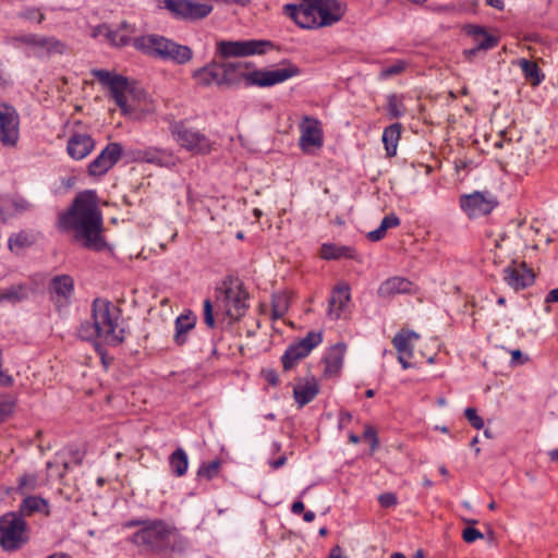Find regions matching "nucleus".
Returning a JSON list of instances; mask_svg holds the SVG:
<instances>
[{
  "label": "nucleus",
  "instance_id": "f257e3e1",
  "mask_svg": "<svg viewBox=\"0 0 558 558\" xmlns=\"http://www.w3.org/2000/svg\"><path fill=\"white\" fill-rule=\"evenodd\" d=\"M102 225L98 197L92 190L78 193L70 207L58 218L60 230L73 232V239L76 242H82L85 248L96 252H100L107 246L101 235Z\"/></svg>",
  "mask_w": 558,
  "mask_h": 558
},
{
  "label": "nucleus",
  "instance_id": "f03ea898",
  "mask_svg": "<svg viewBox=\"0 0 558 558\" xmlns=\"http://www.w3.org/2000/svg\"><path fill=\"white\" fill-rule=\"evenodd\" d=\"M76 336L88 342L97 340L119 345L125 339L122 311L107 299L96 298L92 303L90 319L80 324Z\"/></svg>",
  "mask_w": 558,
  "mask_h": 558
},
{
  "label": "nucleus",
  "instance_id": "7ed1b4c3",
  "mask_svg": "<svg viewBox=\"0 0 558 558\" xmlns=\"http://www.w3.org/2000/svg\"><path fill=\"white\" fill-rule=\"evenodd\" d=\"M132 542L146 551H150L162 557H169L171 554L182 551L185 543L178 529L161 519L148 520L144 527L132 535Z\"/></svg>",
  "mask_w": 558,
  "mask_h": 558
},
{
  "label": "nucleus",
  "instance_id": "20e7f679",
  "mask_svg": "<svg viewBox=\"0 0 558 558\" xmlns=\"http://www.w3.org/2000/svg\"><path fill=\"white\" fill-rule=\"evenodd\" d=\"M221 63L223 87L239 85L242 81L245 82V86L256 85L259 87H269L282 83L300 73L299 68L293 64L276 70H253L247 72L246 70L252 65L250 62L221 61Z\"/></svg>",
  "mask_w": 558,
  "mask_h": 558
},
{
  "label": "nucleus",
  "instance_id": "39448f33",
  "mask_svg": "<svg viewBox=\"0 0 558 558\" xmlns=\"http://www.w3.org/2000/svg\"><path fill=\"white\" fill-rule=\"evenodd\" d=\"M283 13L301 28H318L340 21L343 11L336 0H301L283 5Z\"/></svg>",
  "mask_w": 558,
  "mask_h": 558
},
{
  "label": "nucleus",
  "instance_id": "423d86ee",
  "mask_svg": "<svg viewBox=\"0 0 558 558\" xmlns=\"http://www.w3.org/2000/svg\"><path fill=\"white\" fill-rule=\"evenodd\" d=\"M136 50L175 64H186L193 58V50L185 45L178 44L160 35H146L133 40Z\"/></svg>",
  "mask_w": 558,
  "mask_h": 558
},
{
  "label": "nucleus",
  "instance_id": "0eeeda50",
  "mask_svg": "<svg viewBox=\"0 0 558 558\" xmlns=\"http://www.w3.org/2000/svg\"><path fill=\"white\" fill-rule=\"evenodd\" d=\"M248 292L238 278L227 276L215 290L216 315L223 311L225 316L239 320L248 308Z\"/></svg>",
  "mask_w": 558,
  "mask_h": 558
},
{
  "label": "nucleus",
  "instance_id": "6e6552de",
  "mask_svg": "<svg viewBox=\"0 0 558 558\" xmlns=\"http://www.w3.org/2000/svg\"><path fill=\"white\" fill-rule=\"evenodd\" d=\"M28 539L27 523L17 512L0 517V546L4 551L19 550Z\"/></svg>",
  "mask_w": 558,
  "mask_h": 558
},
{
  "label": "nucleus",
  "instance_id": "1a4fd4ad",
  "mask_svg": "<svg viewBox=\"0 0 558 558\" xmlns=\"http://www.w3.org/2000/svg\"><path fill=\"white\" fill-rule=\"evenodd\" d=\"M16 48H26V56L39 59L49 58L52 54H62L65 45L53 36L38 34H24L12 38Z\"/></svg>",
  "mask_w": 558,
  "mask_h": 558
},
{
  "label": "nucleus",
  "instance_id": "9d476101",
  "mask_svg": "<svg viewBox=\"0 0 558 558\" xmlns=\"http://www.w3.org/2000/svg\"><path fill=\"white\" fill-rule=\"evenodd\" d=\"M169 129L173 138L184 149L201 155L210 153L211 142L199 130L187 125L184 121H173Z\"/></svg>",
  "mask_w": 558,
  "mask_h": 558
},
{
  "label": "nucleus",
  "instance_id": "9b49d317",
  "mask_svg": "<svg viewBox=\"0 0 558 558\" xmlns=\"http://www.w3.org/2000/svg\"><path fill=\"white\" fill-rule=\"evenodd\" d=\"M274 47V43L266 39L219 40L216 43V52L221 59L242 58L264 54Z\"/></svg>",
  "mask_w": 558,
  "mask_h": 558
},
{
  "label": "nucleus",
  "instance_id": "f8f14e48",
  "mask_svg": "<svg viewBox=\"0 0 558 558\" xmlns=\"http://www.w3.org/2000/svg\"><path fill=\"white\" fill-rule=\"evenodd\" d=\"M322 341L323 333L320 331H310L304 338L291 343L281 356L283 371H291L301 360L305 359L314 348L322 343Z\"/></svg>",
  "mask_w": 558,
  "mask_h": 558
},
{
  "label": "nucleus",
  "instance_id": "ddd939ff",
  "mask_svg": "<svg viewBox=\"0 0 558 558\" xmlns=\"http://www.w3.org/2000/svg\"><path fill=\"white\" fill-rule=\"evenodd\" d=\"M92 74L97 81L107 87L110 96L123 113H128L125 93L129 89V81L125 76L107 70H93Z\"/></svg>",
  "mask_w": 558,
  "mask_h": 558
},
{
  "label": "nucleus",
  "instance_id": "4468645a",
  "mask_svg": "<svg viewBox=\"0 0 558 558\" xmlns=\"http://www.w3.org/2000/svg\"><path fill=\"white\" fill-rule=\"evenodd\" d=\"M163 5L174 17L190 21L202 20L213 11V5L193 0H163Z\"/></svg>",
  "mask_w": 558,
  "mask_h": 558
},
{
  "label": "nucleus",
  "instance_id": "2eb2a0df",
  "mask_svg": "<svg viewBox=\"0 0 558 558\" xmlns=\"http://www.w3.org/2000/svg\"><path fill=\"white\" fill-rule=\"evenodd\" d=\"M20 117L16 109L0 102V142L4 146H15L20 134Z\"/></svg>",
  "mask_w": 558,
  "mask_h": 558
},
{
  "label": "nucleus",
  "instance_id": "dca6fc26",
  "mask_svg": "<svg viewBox=\"0 0 558 558\" xmlns=\"http://www.w3.org/2000/svg\"><path fill=\"white\" fill-rule=\"evenodd\" d=\"M48 292L57 311L61 312L71 304L74 294L73 278L69 275L54 276L49 282Z\"/></svg>",
  "mask_w": 558,
  "mask_h": 558
},
{
  "label": "nucleus",
  "instance_id": "f3484780",
  "mask_svg": "<svg viewBox=\"0 0 558 558\" xmlns=\"http://www.w3.org/2000/svg\"><path fill=\"white\" fill-rule=\"evenodd\" d=\"M460 206L469 218L486 216L497 206V202L489 193L474 192L460 197Z\"/></svg>",
  "mask_w": 558,
  "mask_h": 558
},
{
  "label": "nucleus",
  "instance_id": "a211bd4d",
  "mask_svg": "<svg viewBox=\"0 0 558 558\" xmlns=\"http://www.w3.org/2000/svg\"><path fill=\"white\" fill-rule=\"evenodd\" d=\"M122 146L119 143H109L99 155L89 162L87 173L90 177L99 178L105 175L120 160Z\"/></svg>",
  "mask_w": 558,
  "mask_h": 558
},
{
  "label": "nucleus",
  "instance_id": "6ab92c4d",
  "mask_svg": "<svg viewBox=\"0 0 558 558\" xmlns=\"http://www.w3.org/2000/svg\"><path fill=\"white\" fill-rule=\"evenodd\" d=\"M420 338L412 330H400L392 338V344L398 352V361L403 369L413 367L409 360L413 356V342Z\"/></svg>",
  "mask_w": 558,
  "mask_h": 558
},
{
  "label": "nucleus",
  "instance_id": "aec40b11",
  "mask_svg": "<svg viewBox=\"0 0 558 558\" xmlns=\"http://www.w3.org/2000/svg\"><path fill=\"white\" fill-rule=\"evenodd\" d=\"M300 129V146L303 151H308L312 147L319 148L323 146V133L316 119L305 117Z\"/></svg>",
  "mask_w": 558,
  "mask_h": 558
},
{
  "label": "nucleus",
  "instance_id": "412c9836",
  "mask_svg": "<svg viewBox=\"0 0 558 558\" xmlns=\"http://www.w3.org/2000/svg\"><path fill=\"white\" fill-rule=\"evenodd\" d=\"M222 63L221 61L213 60L206 65L196 69L192 72V77L199 86L208 87L216 85L223 87L222 84Z\"/></svg>",
  "mask_w": 558,
  "mask_h": 558
},
{
  "label": "nucleus",
  "instance_id": "4be33fe9",
  "mask_svg": "<svg viewBox=\"0 0 558 558\" xmlns=\"http://www.w3.org/2000/svg\"><path fill=\"white\" fill-rule=\"evenodd\" d=\"M95 148V141L88 134L75 133L70 136L66 145L68 154L76 160L84 159Z\"/></svg>",
  "mask_w": 558,
  "mask_h": 558
},
{
  "label": "nucleus",
  "instance_id": "5701e85b",
  "mask_svg": "<svg viewBox=\"0 0 558 558\" xmlns=\"http://www.w3.org/2000/svg\"><path fill=\"white\" fill-rule=\"evenodd\" d=\"M505 282L514 290H523L534 282V275L524 266H508L504 269Z\"/></svg>",
  "mask_w": 558,
  "mask_h": 558
},
{
  "label": "nucleus",
  "instance_id": "b1692460",
  "mask_svg": "<svg viewBox=\"0 0 558 558\" xmlns=\"http://www.w3.org/2000/svg\"><path fill=\"white\" fill-rule=\"evenodd\" d=\"M345 344L344 343H337L332 345L328 352L326 353L324 357L325 363V375L328 377L337 376L342 366H343V360H344V353H345Z\"/></svg>",
  "mask_w": 558,
  "mask_h": 558
},
{
  "label": "nucleus",
  "instance_id": "393cba45",
  "mask_svg": "<svg viewBox=\"0 0 558 558\" xmlns=\"http://www.w3.org/2000/svg\"><path fill=\"white\" fill-rule=\"evenodd\" d=\"M464 33L472 37L476 49L484 51L495 48L498 45V37L487 33L486 28L480 25L468 24L463 27Z\"/></svg>",
  "mask_w": 558,
  "mask_h": 558
},
{
  "label": "nucleus",
  "instance_id": "a878e982",
  "mask_svg": "<svg viewBox=\"0 0 558 558\" xmlns=\"http://www.w3.org/2000/svg\"><path fill=\"white\" fill-rule=\"evenodd\" d=\"M413 283L403 277H391L385 280L378 288V295L380 298H392L397 294L410 293Z\"/></svg>",
  "mask_w": 558,
  "mask_h": 558
},
{
  "label": "nucleus",
  "instance_id": "bb28decb",
  "mask_svg": "<svg viewBox=\"0 0 558 558\" xmlns=\"http://www.w3.org/2000/svg\"><path fill=\"white\" fill-rule=\"evenodd\" d=\"M349 301L350 288L348 286L336 287L329 300V316L333 319L340 318Z\"/></svg>",
  "mask_w": 558,
  "mask_h": 558
},
{
  "label": "nucleus",
  "instance_id": "cd10ccee",
  "mask_svg": "<svg viewBox=\"0 0 558 558\" xmlns=\"http://www.w3.org/2000/svg\"><path fill=\"white\" fill-rule=\"evenodd\" d=\"M37 512L49 515L48 501L39 496H26L20 504L17 513L24 519V517H31Z\"/></svg>",
  "mask_w": 558,
  "mask_h": 558
},
{
  "label": "nucleus",
  "instance_id": "c85d7f7f",
  "mask_svg": "<svg viewBox=\"0 0 558 558\" xmlns=\"http://www.w3.org/2000/svg\"><path fill=\"white\" fill-rule=\"evenodd\" d=\"M196 323L195 316L192 314H182L174 322L175 333L173 341L178 345H183L187 340V332L194 328Z\"/></svg>",
  "mask_w": 558,
  "mask_h": 558
},
{
  "label": "nucleus",
  "instance_id": "c756f323",
  "mask_svg": "<svg viewBox=\"0 0 558 558\" xmlns=\"http://www.w3.org/2000/svg\"><path fill=\"white\" fill-rule=\"evenodd\" d=\"M318 392L319 388L315 379L304 385H296L293 388V397L300 408L313 401Z\"/></svg>",
  "mask_w": 558,
  "mask_h": 558
},
{
  "label": "nucleus",
  "instance_id": "7c9ffc66",
  "mask_svg": "<svg viewBox=\"0 0 558 558\" xmlns=\"http://www.w3.org/2000/svg\"><path fill=\"white\" fill-rule=\"evenodd\" d=\"M320 256L324 259L354 258L355 251L351 246L325 243L320 248Z\"/></svg>",
  "mask_w": 558,
  "mask_h": 558
},
{
  "label": "nucleus",
  "instance_id": "2f4dec72",
  "mask_svg": "<svg viewBox=\"0 0 558 558\" xmlns=\"http://www.w3.org/2000/svg\"><path fill=\"white\" fill-rule=\"evenodd\" d=\"M518 65L520 66L524 78L532 86H538L544 81L545 75L542 73L536 62L522 58L518 60Z\"/></svg>",
  "mask_w": 558,
  "mask_h": 558
},
{
  "label": "nucleus",
  "instance_id": "473e14b6",
  "mask_svg": "<svg viewBox=\"0 0 558 558\" xmlns=\"http://www.w3.org/2000/svg\"><path fill=\"white\" fill-rule=\"evenodd\" d=\"M401 135V124L393 123L387 126L383 132V142L388 157L397 154V146Z\"/></svg>",
  "mask_w": 558,
  "mask_h": 558
},
{
  "label": "nucleus",
  "instance_id": "72a5a7b5",
  "mask_svg": "<svg viewBox=\"0 0 558 558\" xmlns=\"http://www.w3.org/2000/svg\"><path fill=\"white\" fill-rule=\"evenodd\" d=\"M28 298V287L26 284H16L0 290V303H19Z\"/></svg>",
  "mask_w": 558,
  "mask_h": 558
},
{
  "label": "nucleus",
  "instance_id": "f704fd0d",
  "mask_svg": "<svg viewBox=\"0 0 558 558\" xmlns=\"http://www.w3.org/2000/svg\"><path fill=\"white\" fill-rule=\"evenodd\" d=\"M169 464L171 472L178 476H183L189 466V459L186 452L182 448H178L174 452L171 453L169 458Z\"/></svg>",
  "mask_w": 558,
  "mask_h": 558
},
{
  "label": "nucleus",
  "instance_id": "c9c22d12",
  "mask_svg": "<svg viewBox=\"0 0 558 558\" xmlns=\"http://www.w3.org/2000/svg\"><path fill=\"white\" fill-rule=\"evenodd\" d=\"M405 107L402 97L397 94L388 96L387 112L391 119H398L405 114Z\"/></svg>",
  "mask_w": 558,
  "mask_h": 558
},
{
  "label": "nucleus",
  "instance_id": "e433bc0d",
  "mask_svg": "<svg viewBox=\"0 0 558 558\" xmlns=\"http://www.w3.org/2000/svg\"><path fill=\"white\" fill-rule=\"evenodd\" d=\"M289 308V300L284 294H275L271 303V316L275 319L282 318Z\"/></svg>",
  "mask_w": 558,
  "mask_h": 558
},
{
  "label": "nucleus",
  "instance_id": "4c0bfd02",
  "mask_svg": "<svg viewBox=\"0 0 558 558\" xmlns=\"http://www.w3.org/2000/svg\"><path fill=\"white\" fill-rule=\"evenodd\" d=\"M38 487V477L36 474H24L19 477L17 492L22 495L35 490Z\"/></svg>",
  "mask_w": 558,
  "mask_h": 558
},
{
  "label": "nucleus",
  "instance_id": "58836bf2",
  "mask_svg": "<svg viewBox=\"0 0 558 558\" xmlns=\"http://www.w3.org/2000/svg\"><path fill=\"white\" fill-rule=\"evenodd\" d=\"M220 466L221 461L218 459L213 460L208 463H203L198 468L197 476L206 480H211L218 474Z\"/></svg>",
  "mask_w": 558,
  "mask_h": 558
},
{
  "label": "nucleus",
  "instance_id": "ea45409f",
  "mask_svg": "<svg viewBox=\"0 0 558 558\" xmlns=\"http://www.w3.org/2000/svg\"><path fill=\"white\" fill-rule=\"evenodd\" d=\"M15 399L10 395H0V423L7 420L14 411Z\"/></svg>",
  "mask_w": 558,
  "mask_h": 558
},
{
  "label": "nucleus",
  "instance_id": "a19ab883",
  "mask_svg": "<svg viewBox=\"0 0 558 558\" xmlns=\"http://www.w3.org/2000/svg\"><path fill=\"white\" fill-rule=\"evenodd\" d=\"M32 244V241L25 232H20L16 234H13L9 238L8 245L10 250H13L14 247L23 248L26 246H29Z\"/></svg>",
  "mask_w": 558,
  "mask_h": 558
},
{
  "label": "nucleus",
  "instance_id": "79ce46f5",
  "mask_svg": "<svg viewBox=\"0 0 558 558\" xmlns=\"http://www.w3.org/2000/svg\"><path fill=\"white\" fill-rule=\"evenodd\" d=\"M112 34L113 36H108L107 40L114 47H125L132 40L129 34H123L118 28L112 29Z\"/></svg>",
  "mask_w": 558,
  "mask_h": 558
},
{
  "label": "nucleus",
  "instance_id": "37998d69",
  "mask_svg": "<svg viewBox=\"0 0 558 558\" xmlns=\"http://www.w3.org/2000/svg\"><path fill=\"white\" fill-rule=\"evenodd\" d=\"M203 316H204V323L206 324L207 327H209V328H215L216 327V318H215V314H214V304H213V302L209 299H206L204 301Z\"/></svg>",
  "mask_w": 558,
  "mask_h": 558
},
{
  "label": "nucleus",
  "instance_id": "c03bdc74",
  "mask_svg": "<svg viewBox=\"0 0 558 558\" xmlns=\"http://www.w3.org/2000/svg\"><path fill=\"white\" fill-rule=\"evenodd\" d=\"M404 69H405V62L401 61V60H398L393 64L383 69L381 72H380V77L381 78H388L390 76L400 74L401 72L404 71Z\"/></svg>",
  "mask_w": 558,
  "mask_h": 558
},
{
  "label": "nucleus",
  "instance_id": "a18cd8bd",
  "mask_svg": "<svg viewBox=\"0 0 558 558\" xmlns=\"http://www.w3.org/2000/svg\"><path fill=\"white\" fill-rule=\"evenodd\" d=\"M464 414L474 428L482 429L484 427V420L477 414L474 408H466Z\"/></svg>",
  "mask_w": 558,
  "mask_h": 558
},
{
  "label": "nucleus",
  "instance_id": "49530a36",
  "mask_svg": "<svg viewBox=\"0 0 558 558\" xmlns=\"http://www.w3.org/2000/svg\"><path fill=\"white\" fill-rule=\"evenodd\" d=\"M483 537V533L472 526L465 527L462 532L463 541L469 544L474 543L477 539H482Z\"/></svg>",
  "mask_w": 558,
  "mask_h": 558
},
{
  "label": "nucleus",
  "instance_id": "de8ad7c7",
  "mask_svg": "<svg viewBox=\"0 0 558 558\" xmlns=\"http://www.w3.org/2000/svg\"><path fill=\"white\" fill-rule=\"evenodd\" d=\"M21 16L29 21H36L38 24H40L45 19V15L35 8L26 9L21 13Z\"/></svg>",
  "mask_w": 558,
  "mask_h": 558
},
{
  "label": "nucleus",
  "instance_id": "09e8293b",
  "mask_svg": "<svg viewBox=\"0 0 558 558\" xmlns=\"http://www.w3.org/2000/svg\"><path fill=\"white\" fill-rule=\"evenodd\" d=\"M142 158L149 163L163 165L162 156L159 151L145 150Z\"/></svg>",
  "mask_w": 558,
  "mask_h": 558
},
{
  "label": "nucleus",
  "instance_id": "8fccbe9b",
  "mask_svg": "<svg viewBox=\"0 0 558 558\" xmlns=\"http://www.w3.org/2000/svg\"><path fill=\"white\" fill-rule=\"evenodd\" d=\"M378 502L384 508H390L397 505V497L392 493H385L378 496Z\"/></svg>",
  "mask_w": 558,
  "mask_h": 558
},
{
  "label": "nucleus",
  "instance_id": "3c124183",
  "mask_svg": "<svg viewBox=\"0 0 558 558\" xmlns=\"http://www.w3.org/2000/svg\"><path fill=\"white\" fill-rule=\"evenodd\" d=\"M399 225L400 219L395 214H390L383 218L379 226L384 227V229L387 231L388 229L398 227Z\"/></svg>",
  "mask_w": 558,
  "mask_h": 558
},
{
  "label": "nucleus",
  "instance_id": "603ef678",
  "mask_svg": "<svg viewBox=\"0 0 558 558\" xmlns=\"http://www.w3.org/2000/svg\"><path fill=\"white\" fill-rule=\"evenodd\" d=\"M387 231L384 229V227H378L377 229L371 231L367 233V239L372 242H377V241H380L381 239L385 238Z\"/></svg>",
  "mask_w": 558,
  "mask_h": 558
},
{
  "label": "nucleus",
  "instance_id": "864d4df0",
  "mask_svg": "<svg viewBox=\"0 0 558 558\" xmlns=\"http://www.w3.org/2000/svg\"><path fill=\"white\" fill-rule=\"evenodd\" d=\"M93 36L94 37L104 36L107 39L108 36H113V34H112V29L110 28V26L102 24V25H98L97 27L94 28Z\"/></svg>",
  "mask_w": 558,
  "mask_h": 558
},
{
  "label": "nucleus",
  "instance_id": "5fc2aeb1",
  "mask_svg": "<svg viewBox=\"0 0 558 558\" xmlns=\"http://www.w3.org/2000/svg\"><path fill=\"white\" fill-rule=\"evenodd\" d=\"M363 437L367 440L372 441V449L374 450L377 447L378 439L376 435V430L373 427H366L363 434Z\"/></svg>",
  "mask_w": 558,
  "mask_h": 558
},
{
  "label": "nucleus",
  "instance_id": "6e6d98bb",
  "mask_svg": "<svg viewBox=\"0 0 558 558\" xmlns=\"http://www.w3.org/2000/svg\"><path fill=\"white\" fill-rule=\"evenodd\" d=\"M265 379L271 385L277 386L279 384V377L275 369H266L263 372Z\"/></svg>",
  "mask_w": 558,
  "mask_h": 558
},
{
  "label": "nucleus",
  "instance_id": "4d7b16f0",
  "mask_svg": "<svg viewBox=\"0 0 558 558\" xmlns=\"http://www.w3.org/2000/svg\"><path fill=\"white\" fill-rule=\"evenodd\" d=\"M118 29L123 34H129L130 37L136 32L135 25L130 24L126 21L121 22Z\"/></svg>",
  "mask_w": 558,
  "mask_h": 558
},
{
  "label": "nucleus",
  "instance_id": "13d9d810",
  "mask_svg": "<svg viewBox=\"0 0 558 558\" xmlns=\"http://www.w3.org/2000/svg\"><path fill=\"white\" fill-rule=\"evenodd\" d=\"M526 359L523 360L522 352L520 350H513L511 352V363L512 364H523Z\"/></svg>",
  "mask_w": 558,
  "mask_h": 558
},
{
  "label": "nucleus",
  "instance_id": "bf43d9fd",
  "mask_svg": "<svg viewBox=\"0 0 558 558\" xmlns=\"http://www.w3.org/2000/svg\"><path fill=\"white\" fill-rule=\"evenodd\" d=\"M546 303H556L558 302V288L553 289L548 292V294L545 298Z\"/></svg>",
  "mask_w": 558,
  "mask_h": 558
},
{
  "label": "nucleus",
  "instance_id": "052dcab7",
  "mask_svg": "<svg viewBox=\"0 0 558 558\" xmlns=\"http://www.w3.org/2000/svg\"><path fill=\"white\" fill-rule=\"evenodd\" d=\"M293 514H301L304 511V504L301 500H296L291 506Z\"/></svg>",
  "mask_w": 558,
  "mask_h": 558
},
{
  "label": "nucleus",
  "instance_id": "680f3d73",
  "mask_svg": "<svg viewBox=\"0 0 558 558\" xmlns=\"http://www.w3.org/2000/svg\"><path fill=\"white\" fill-rule=\"evenodd\" d=\"M286 462H287L286 456H281L278 459L270 461L269 463L272 469L277 470V469L283 466L286 464Z\"/></svg>",
  "mask_w": 558,
  "mask_h": 558
},
{
  "label": "nucleus",
  "instance_id": "e2e57ef3",
  "mask_svg": "<svg viewBox=\"0 0 558 558\" xmlns=\"http://www.w3.org/2000/svg\"><path fill=\"white\" fill-rule=\"evenodd\" d=\"M148 522V520H130L124 523L125 527L140 526V529L144 527V523Z\"/></svg>",
  "mask_w": 558,
  "mask_h": 558
},
{
  "label": "nucleus",
  "instance_id": "0e129e2a",
  "mask_svg": "<svg viewBox=\"0 0 558 558\" xmlns=\"http://www.w3.org/2000/svg\"><path fill=\"white\" fill-rule=\"evenodd\" d=\"M328 558H345V557L342 555V549L340 548V546H335L331 548Z\"/></svg>",
  "mask_w": 558,
  "mask_h": 558
},
{
  "label": "nucleus",
  "instance_id": "69168bd1",
  "mask_svg": "<svg viewBox=\"0 0 558 558\" xmlns=\"http://www.w3.org/2000/svg\"><path fill=\"white\" fill-rule=\"evenodd\" d=\"M486 4L497 10H502L505 7L504 0H485Z\"/></svg>",
  "mask_w": 558,
  "mask_h": 558
},
{
  "label": "nucleus",
  "instance_id": "338daca9",
  "mask_svg": "<svg viewBox=\"0 0 558 558\" xmlns=\"http://www.w3.org/2000/svg\"><path fill=\"white\" fill-rule=\"evenodd\" d=\"M550 461L558 463V448L548 452Z\"/></svg>",
  "mask_w": 558,
  "mask_h": 558
},
{
  "label": "nucleus",
  "instance_id": "774afa93",
  "mask_svg": "<svg viewBox=\"0 0 558 558\" xmlns=\"http://www.w3.org/2000/svg\"><path fill=\"white\" fill-rule=\"evenodd\" d=\"M46 558H71V557L63 553H54V554L49 555Z\"/></svg>",
  "mask_w": 558,
  "mask_h": 558
}]
</instances>
